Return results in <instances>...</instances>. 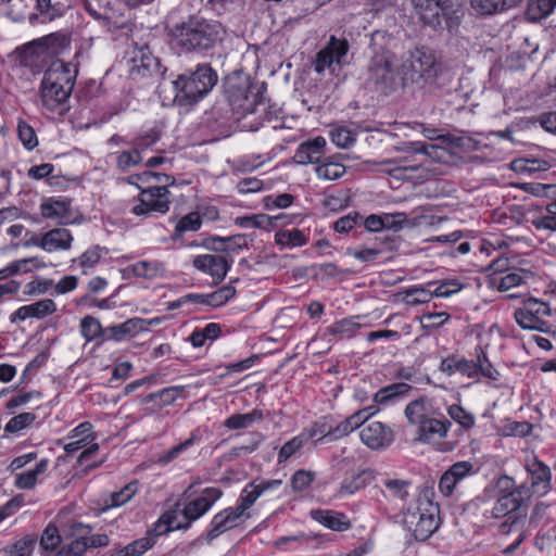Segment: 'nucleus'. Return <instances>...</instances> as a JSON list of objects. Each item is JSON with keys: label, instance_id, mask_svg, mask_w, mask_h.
Wrapping results in <instances>:
<instances>
[{"label": "nucleus", "instance_id": "nucleus-1", "mask_svg": "<svg viewBox=\"0 0 556 556\" xmlns=\"http://www.w3.org/2000/svg\"><path fill=\"white\" fill-rule=\"evenodd\" d=\"M76 76L77 68L71 63L58 60L49 66L40 84V99L47 111L59 116L67 113Z\"/></svg>", "mask_w": 556, "mask_h": 556}, {"label": "nucleus", "instance_id": "nucleus-2", "mask_svg": "<svg viewBox=\"0 0 556 556\" xmlns=\"http://www.w3.org/2000/svg\"><path fill=\"white\" fill-rule=\"evenodd\" d=\"M224 35L219 22L192 16L172 29L170 43L180 52H203L218 45Z\"/></svg>", "mask_w": 556, "mask_h": 556}, {"label": "nucleus", "instance_id": "nucleus-3", "mask_svg": "<svg viewBox=\"0 0 556 556\" xmlns=\"http://www.w3.org/2000/svg\"><path fill=\"white\" fill-rule=\"evenodd\" d=\"M137 178L146 184H161V186H150L142 189L140 193L129 203V213L140 218H156L165 215L170 208V192L167 189L173 185L175 178L173 176L144 170Z\"/></svg>", "mask_w": 556, "mask_h": 556}, {"label": "nucleus", "instance_id": "nucleus-4", "mask_svg": "<svg viewBox=\"0 0 556 556\" xmlns=\"http://www.w3.org/2000/svg\"><path fill=\"white\" fill-rule=\"evenodd\" d=\"M383 38L384 36L380 33L372 35L374 55L368 66V80L379 91L389 93L395 90L403 81L402 68H399L394 53L379 43V39Z\"/></svg>", "mask_w": 556, "mask_h": 556}, {"label": "nucleus", "instance_id": "nucleus-5", "mask_svg": "<svg viewBox=\"0 0 556 556\" xmlns=\"http://www.w3.org/2000/svg\"><path fill=\"white\" fill-rule=\"evenodd\" d=\"M530 498L531 490L525 484L497 498L492 507L491 516L494 518L506 517L501 525L503 533L509 534L511 530H520L526 527Z\"/></svg>", "mask_w": 556, "mask_h": 556}, {"label": "nucleus", "instance_id": "nucleus-6", "mask_svg": "<svg viewBox=\"0 0 556 556\" xmlns=\"http://www.w3.org/2000/svg\"><path fill=\"white\" fill-rule=\"evenodd\" d=\"M217 74L208 65H198L197 70L189 75L182 74L172 81L175 90V99L192 103L205 97L216 85Z\"/></svg>", "mask_w": 556, "mask_h": 556}, {"label": "nucleus", "instance_id": "nucleus-7", "mask_svg": "<svg viewBox=\"0 0 556 556\" xmlns=\"http://www.w3.org/2000/svg\"><path fill=\"white\" fill-rule=\"evenodd\" d=\"M403 523L417 541H426L439 527V507L420 496L404 513Z\"/></svg>", "mask_w": 556, "mask_h": 556}, {"label": "nucleus", "instance_id": "nucleus-8", "mask_svg": "<svg viewBox=\"0 0 556 556\" xmlns=\"http://www.w3.org/2000/svg\"><path fill=\"white\" fill-rule=\"evenodd\" d=\"M402 80L416 84H432L440 72V63L431 51L415 49L403 61Z\"/></svg>", "mask_w": 556, "mask_h": 556}, {"label": "nucleus", "instance_id": "nucleus-9", "mask_svg": "<svg viewBox=\"0 0 556 556\" xmlns=\"http://www.w3.org/2000/svg\"><path fill=\"white\" fill-rule=\"evenodd\" d=\"M222 495L223 492L219 489L206 488L197 498H193L184 505L181 514L187 521L185 525L180 521H176L175 511L164 514L160 521L167 525L165 531H170L174 529H188L193 521L204 516L222 497Z\"/></svg>", "mask_w": 556, "mask_h": 556}, {"label": "nucleus", "instance_id": "nucleus-10", "mask_svg": "<svg viewBox=\"0 0 556 556\" xmlns=\"http://www.w3.org/2000/svg\"><path fill=\"white\" fill-rule=\"evenodd\" d=\"M551 316L549 304L536 298L525 300L514 312V318L522 329L555 334L554 326L546 319Z\"/></svg>", "mask_w": 556, "mask_h": 556}, {"label": "nucleus", "instance_id": "nucleus-11", "mask_svg": "<svg viewBox=\"0 0 556 556\" xmlns=\"http://www.w3.org/2000/svg\"><path fill=\"white\" fill-rule=\"evenodd\" d=\"M418 18L431 27L448 23L459 8L458 0H412Z\"/></svg>", "mask_w": 556, "mask_h": 556}, {"label": "nucleus", "instance_id": "nucleus-12", "mask_svg": "<svg viewBox=\"0 0 556 556\" xmlns=\"http://www.w3.org/2000/svg\"><path fill=\"white\" fill-rule=\"evenodd\" d=\"M68 439L71 442L64 445V451L67 455H71L78 450L84 448L89 445L86 450H84L78 458L77 463L83 465L86 460H88L92 455H94L99 451V444L93 443L96 440V433L93 431V426L89 421H84L79 424L77 427L72 429L68 433Z\"/></svg>", "mask_w": 556, "mask_h": 556}, {"label": "nucleus", "instance_id": "nucleus-13", "mask_svg": "<svg viewBox=\"0 0 556 556\" xmlns=\"http://www.w3.org/2000/svg\"><path fill=\"white\" fill-rule=\"evenodd\" d=\"M40 215L46 219L54 220L60 225H72L81 219V215L65 197H49L42 200L39 206Z\"/></svg>", "mask_w": 556, "mask_h": 556}, {"label": "nucleus", "instance_id": "nucleus-14", "mask_svg": "<svg viewBox=\"0 0 556 556\" xmlns=\"http://www.w3.org/2000/svg\"><path fill=\"white\" fill-rule=\"evenodd\" d=\"M375 413L376 409L374 407L361 409L354 413L353 415L349 416L334 428H331L328 431L317 429L309 430V438H315L319 434L320 437L317 439L318 442H331L341 439L353 432L355 429L359 428Z\"/></svg>", "mask_w": 556, "mask_h": 556}, {"label": "nucleus", "instance_id": "nucleus-15", "mask_svg": "<svg viewBox=\"0 0 556 556\" xmlns=\"http://www.w3.org/2000/svg\"><path fill=\"white\" fill-rule=\"evenodd\" d=\"M348 45L343 40L331 37L328 45L321 49L315 59L314 70L318 74H324L326 71L334 73L341 68L342 60L348 53Z\"/></svg>", "mask_w": 556, "mask_h": 556}, {"label": "nucleus", "instance_id": "nucleus-16", "mask_svg": "<svg viewBox=\"0 0 556 556\" xmlns=\"http://www.w3.org/2000/svg\"><path fill=\"white\" fill-rule=\"evenodd\" d=\"M244 518L245 515L239 511L237 506L227 507L214 515L203 538L210 543L220 534L238 527Z\"/></svg>", "mask_w": 556, "mask_h": 556}, {"label": "nucleus", "instance_id": "nucleus-17", "mask_svg": "<svg viewBox=\"0 0 556 556\" xmlns=\"http://www.w3.org/2000/svg\"><path fill=\"white\" fill-rule=\"evenodd\" d=\"M477 472L478 469L471 462H456L441 476L439 481V491L444 496H451L462 481Z\"/></svg>", "mask_w": 556, "mask_h": 556}, {"label": "nucleus", "instance_id": "nucleus-18", "mask_svg": "<svg viewBox=\"0 0 556 556\" xmlns=\"http://www.w3.org/2000/svg\"><path fill=\"white\" fill-rule=\"evenodd\" d=\"M232 261L220 254H201L192 260L195 269L212 277L215 285L222 282L231 268Z\"/></svg>", "mask_w": 556, "mask_h": 556}, {"label": "nucleus", "instance_id": "nucleus-19", "mask_svg": "<svg viewBox=\"0 0 556 556\" xmlns=\"http://www.w3.org/2000/svg\"><path fill=\"white\" fill-rule=\"evenodd\" d=\"M361 441L371 450H382L394 441L393 430L380 421H372L359 431Z\"/></svg>", "mask_w": 556, "mask_h": 556}, {"label": "nucleus", "instance_id": "nucleus-20", "mask_svg": "<svg viewBox=\"0 0 556 556\" xmlns=\"http://www.w3.org/2000/svg\"><path fill=\"white\" fill-rule=\"evenodd\" d=\"M90 532L91 528L89 526L81 522H73L66 533V536L71 538L72 541L61 546L55 556H83L88 549L86 534Z\"/></svg>", "mask_w": 556, "mask_h": 556}, {"label": "nucleus", "instance_id": "nucleus-21", "mask_svg": "<svg viewBox=\"0 0 556 556\" xmlns=\"http://www.w3.org/2000/svg\"><path fill=\"white\" fill-rule=\"evenodd\" d=\"M380 473L371 468H365L356 473L346 476L340 483L338 496H352L374 482H377Z\"/></svg>", "mask_w": 556, "mask_h": 556}, {"label": "nucleus", "instance_id": "nucleus-22", "mask_svg": "<svg viewBox=\"0 0 556 556\" xmlns=\"http://www.w3.org/2000/svg\"><path fill=\"white\" fill-rule=\"evenodd\" d=\"M56 312V304L51 299L39 300L35 303L23 305L10 315L12 324L24 321L28 318L43 319Z\"/></svg>", "mask_w": 556, "mask_h": 556}, {"label": "nucleus", "instance_id": "nucleus-23", "mask_svg": "<svg viewBox=\"0 0 556 556\" xmlns=\"http://www.w3.org/2000/svg\"><path fill=\"white\" fill-rule=\"evenodd\" d=\"M326 146V139L321 136H317L302 142L298 147L293 159L300 165L317 164L325 154Z\"/></svg>", "mask_w": 556, "mask_h": 556}, {"label": "nucleus", "instance_id": "nucleus-24", "mask_svg": "<svg viewBox=\"0 0 556 556\" xmlns=\"http://www.w3.org/2000/svg\"><path fill=\"white\" fill-rule=\"evenodd\" d=\"M527 470L531 475V488L540 495L547 494L552 489V471L551 468L533 458L527 464Z\"/></svg>", "mask_w": 556, "mask_h": 556}, {"label": "nucleus", "instance_id": "nucleus-25", "mask_svg": "<svg viewBox=\"0 0 556 556\" xmlns=\"http://www.w3.org/2000/svg\"><path fill=\"white\" fill-rule=\"evenodd\" d=\"M377 482H380L383 485L381 494L388 501L405 502L409 496V490L412 486L409 480L390 478L380 473Z\"/></svg>", "mask_w": 556, "mask_h": 556}, {"label": "nucleus", "instance_id": "nucleus-26", "mask_svg": "<svg viewBox=\"0 0 556 556\" xmlns=\"http://www.w3.org/2000/svg\"><path fill=\"white\" fill-rule=\"evenodd\" d=\"M146 321L141 318H130L122 324L112 325L105 328V341L121 342L127 338L136 337L146 330Z\"/></svg>", "mask_w": 556, "mask_h": 556}, {"label": "nucleus", "instance_id": "nucleus-27", "mask_svg": "<svg viewBox=\"0 0 556 556\" xmlns=\"http://www.w3.org/2000/svg\"><path fill=\"white\" fill-rule=\"evenodd\" d=\"M66 11V5L59 0H36V13L29 15V22L48 23L61 17Z\"/></svg>", "mask_w": 556, "mask_h": 556}, {"label": "nucleus", "instance_id": "nucleus-28", "mask_svg": "<svg viewBox=\"0 0 556 556\" xmlns=\"http://www.w3.org/2000/svg\"><path fill=\"white\" fill-rule=\"evenodd\" d=\"M311 517L324 527L338 532L346 531L352 523L344 513L330 509H313Z\"/></svg>", "mask_w": 556, "mask_h": 556}, {"label": "nucleus", "instance_id": "nucleus-29", "mask_svg": "<svg viewBox=\"0 0 556 556\" xmlns=\"http://www.w3.org/2000/svg\"><path fill=\"white\" fill-rule=\"evenodd\" d=\"M452 424L442 421L432 416L418 426V441L431 443L435 440L444 439Z\"/></svg>", "mask_w": 556, "mask_h": 556}, {"label": "nucleus", "instance_id": "nucleus-30", "mask_svg": "<svg viewBox=\"0 0 556 556\" xmlns=\"http://www.w3.org/2000/svg\"><path fill=\"white\" fill-rule=\"evenodd\" d=\"M49 467L47 458L40 459L33 469L17 472L14 478V485L20 490H31L43 479Z\"/></svg>", "mask_w": 556, "mask_h": 556}, {"label": "nucleus", "instance_id": "nucleus-31", "mask_svg": "<svg viewBox=\"0 0 556 556\" xmlns=\"http://www.w3.org/2000/svg\"><path fill=\"white\" fill-rule=\"evenodd\" d=\"M73 236L65 228H54L43 233L42 250L46 252L67 251L71 249Z\"/></svg>", "mask_w": 556, "mask_h": 556}, {"label": "nucleus", "instance_id": "nucleus-32", "mask_svg": "<svg viewBox=\"0 0 556 556\" xmlns=\"http://www.w3.org/2000/svg\"><path fill=\"white\" fill-rule=\"evenodd\" d=\"M439 368L442 372L446 374L447 376L460 374L462 376L468 378L477 377V368L475 366V363L456 356H448L446 358H443L441 361Z\"/></svg>", "mask_w": 556, "mask_h": 556}, {"label": "nucleus", "instance_id": "nucleus-33", "mask_svg": "<svg viewBox=\"0 0 556 556\" xmlns=\"http://www.w3.org/2000/svg\"><path fill=\"white\" fill-rule=\"evenodd\" d=\"M285 215L269 216L267 214H253L240 216L235 219V225L247 229H263L270 231L277 226V222L282 219Z\"/></svg>", "mask_w": 556, "mask_h": 556}, {"label": "nucleus", "instance_id": "nucleus-34", "mask_svg": "<svg viewBox=\"0 0 556 556\" xmlns=\"http://www.w3.org/2000/svg\"><path fill=\"white\" fill-rule=\"evenodd\" d=\"M43 267H46V264L38 256L17 260L11 262L4 268L0 269V280L7 279L18 274H26L34 269H40Z\"/></svg>", "mask_w": 556, "mask_h": 556}, {"label": "nucleus", "instance_id": "nucleus-35", "mask_svg": "<svg viewBox=\"0 0 556 556\" xmlns=\"http://www.w3.org/2000/svg\"><path fill=\"white\" fill-rule=\"evenodd\" d=\"M155 544V535L148 532L144 536L137 539L124 547L112 549L105 556H142Z\"/></svg>", "mask_w": 556, "mask_h": 556}, {"label": "nucleus", "instance_id": "nucleus-36", "mask_svg": "<svg viewBox=\"0 0 556 556\" xmlns=\"http://www.w3.org/2000/svg\"><path fill=\"white\" fill-rule=\"evenodd\" d=\"M264 412L260 408H254L249 413L233 414L224 420L223 426L229 430H245L251 428L254 424L264 420Z\"/></svg>", "mask_w": 556, "mask_h": 556}, {"label": "nucleus", "instance_id": "nucleus-37", "mask_svg": "<svg viewBox=\"0 0 556 556\" xmlns=\"http://www.w3.org/2000/svg\"><path fill=\"white\" fill-rule=\"evenodd\" d=\"M405 416L409 424L419 426L432 416V405L426 397L412 401L405 408Z\"/></svg>", "mask_w": 556, "mask_h": 556}, {"label": "nucleus", "instance_id": "nucleus-38", "mask_svg": "<svg viewBox=\"0 0 556 556\" xmlns=\"http://www.w3.org/2000/svg\"><path fill=\"white\" fill-rule=\"evenodd\" d=\"M397 296L404 304L409 306L426 304L433 299L431 289L427 285L408 287L399 292Z\"/></svg>", "mask_w": 556, "mask_h": 556}, {"label": "nucleus", "instance_id": "nucleus-39", "mask_svg": "<svg viewBox=\"0 0 556 556\" xmlns=\"http://www.w3.org/2000/svg\"><path fill=\"white\" fill-rule=\"evenodd\" d=\"M522 0H471L472 9L482 15H493L515 8Z\"/></svg>", "mask_w": 556, "mask_h": 556}, {"label": "nucleus", "instance_id": "nucleus-40", "mask_svg": "<svg viewBox=\"0 0 556 556\" xmlns=\"http://www.w3.org/2000/svg\"><path fill=\"white\" fill-rule=\"evenodd\" d=\"M529 222L539 231L556 232V215L547 205L530 212Z\"/></svg>", "mask_w": 556, "mask_h": 556}, {"label": "nucleus", "instance_id": "nucleus-41", "mask_svg": "<svg viewBox=\"0 0 556 556\" xmlns=\"http://www.w3.org/2000/svg\"><path fill=\"white\" fill-rule=\"evenodd\" d=\"M79 333L86 342H93L100 340V343L105 341V328L102 327L100 320L93 316H85L79 323Z\"/></svg>", "mask_w": 556, "mask_h": 556}, {"label": "nucleus", "instance_id": "nucleus-42", "mask_svg": "<svg viewBox=\"0 0 556 556\" xmlns=\"http://www.w3.org/2000/svg\"><path fill=\"white\" fill-rule=\"evenodd\" d=\"M127 271L137 278L154 279L163 275L164 268L157 261H139L129 265Z\"/></svg>", "mask_w": 556, "mask_h": 556}, {"label": "nucleus", "instance_id": "nucleus-43", "mask_svg": "<svg viewBox=\"0 0 556 556\" xmlns=\"http://www.w3.org/2000/svg\"><path fill=\"white\" fill-rule=\"evenodd\" d=\"M359 318L352 316L340 319L326 328V334L351 338L362 328Z\"/></svg>", "mask_w": 556, "mask_h": 556}, {"label": "nucleus", "instance_id": "nucleus-44", "mask_svg": "<svg viewBox=\"0 0 556 556\" xmlns=\"http://www.w3.org/2000/svg\"><path fill=\"white\" fill-rule=\"evenodd\" d=\"M381 172L395 178H404L405 173L415 172L420 167L419 163H410L407 160L387 159L379 163Z\"/></svg>", "mask_w": 556, "mask_h": 556}, {"label": "nucleus", "instance_id": "nucleus-45", "mask_svg": "<svg viewBox=\"0 0 556 556\" xmlns=\"http://www.w3.org/2000/svg\"><path fill=\"white\" fill-rule=\"evenodd\" d=\"M138 492V482L132 481L124 485L119 491L113 492L105 501L102 511L115 508L128 503Z\"/></svg>", "mask_w": 556, "mask_h": 556}, {"label": "nucleus", "instance_id": "nucleus-46", "mask_svg": "<svg viewBox=\"0 0 556 556\" xmlns=\"http://www.w3.org/2000/svg\"><path fill=\"white\" fill-rule=\"evenodd\" d=\"M315 172L319 179L337 180L346 173V168L343 164L328 157L316 166Z\"/></svg>", "mask_w": 556, "mask_h": 556}, {"label": "nucleus", "instance_id": "nucleus-47", "mask_svg": "<svg viewBox=\"0 0 556 556\" xmlns=\"http://www.w3.org/2000/svg\"><path fill=\"white\" fill-rule=\"evenodd\" d=\"M275 242L281 247L298 248L306 244L305 233L300 229H283L275 233Z\"/></svg>", "mask_w": 556, "mask_h": 556}, {"label": "nucleus", "instance_id": "nucleus-48", "mask_svg": "<svg viewBox=\"0 0 556 556\" xmlns=\"http://www.w3.org/2000/svg\"><path fill=\"white\" fill-rule=\"evenodd\" d=\"M112 157L116 164V167L126 173L130 168L140 164L143 160V156L139 154L132 147L128 150L116 151L112 153Z\"/></svg>", "mask_w": 556, "mask_h": 556}, {"label": "nucleus", "instance_id": "nucleus-49", "mask_svg": "<svg viewBox=\"0 0 556 556\" xmlns=\"http://www.w3.org/2000/svg\"><path fill=\"white\" fill-rule=\"evenodd\" d=\"M410 389L412 387L404 382L393 383L380 389L374 400L378 404H386L395 397L407 394Z\"/></svg>", "mask_w": 556, "mask_h": 556}, {"label": "nucleus", "instance_id": "nucleus-50", "mask_svg": "<svg viewBox=\"0 0 556 556\" xmlns=\"http://www.w3.org/2000/svg\"><path fill=\"white\" fill-rule=\"evenodd\" d=\"M308 437L309 434L306 435L305 433H300L299 435H295L289 441H287L278 452L277 463L283 464L290 457L294 456L298 452H300Z\"/></svg>", "mask_w": 556, "mask_h": 556}, {"label": "nucleus", "instance_id": "nucleus-51", "mask_svg": "<svg viewBox=\"0 0 556 556\" xmlns=\"http://www.w3.org/2000/svg\"><path fill=\"white\" fill-rule=\"evenodd\" d=\"M433 286H437L431 290L433 298H448L459 292L465 287V285L457 279H445L439 282L430 281L427 283L429 288Z\"/></svg>", "mask_w": 556, "mask_h": 556}, {"label": "nucleus", "instance_id": "nucleus-52", "mask_svg": "<svg viewBox=\"0 0 556 556\" xmlns=\"http://www.w3.org/2000/svg\"><path fill=\"white\" fill-rule=\"evenodd\" d=\"M184 390H185V387H182V386H174V387L164 388L159 392L148 394L142 400V402L150 403V402L160 401V403L162 405H169L182 394Z\"/></svg>", "mask_w": 556, "mask_h": 556}, {"label": "nucleus", "instance_id": "nucleus-53", "mask_svg": "<svg viewBox=\"0 0 556 556\" xmlns=\"http://www.w3.org/2000/svg\"><path fill=\"white\" fill-rule=\"evenodd\" d=\"M447 415L459 425V427L468 431L473 428L476 424V417L472 413L466 410L463 406L458 404H453L447 407Z\"/></svg>", "mask_w": 556, "mask_h": 556}, {"label": "nucleus", "instance_id": "nucleus-54", "mask_svg": "<svg viewBox=\"0 0 556 556\" xmlns=\"http://www.w3.org/2000/svg\"><path fill=\"white\" fill-rule=\"evenodd\" d=\"M258 497H261V494L256 489V483L251 482L247 484L242 490L236 506L238 507L239 511L245 515V518H249L250 515L248 514V509L254 505Z\"/></svg>", "mask_w": 556, "mask_h": 556}, {"label": "nucleus", "instance_id": "nucleus-55", "mask_svg": "<svg viewBox=\"0 0 556 556\" xmlns=\"http://www.w3.org/2000/svg\"><path fill=\"white\" fill-rule=\"evenodd\" d=\"M556 8V0H530L528 14L531 20H543L549 16Z\"/></svg>", "mask_w": 556, "mask_h": 556}, {"label": "nucleus", "instance_id": "nucleus-56", "mask_svg": "<svg viewBox=\"0 0 556 556\" xmlns=\"http://www.w3.org/2000/svg\"><path fill=\"white\" fill-rule=\"evenodd\" d=\"M236 293L237 290L231 283L225 285L212 293H206V306H223L233 299Z\"/></svg>", "mask_w": 556, "mask_h": 556}, {"label": "nucleus", "instance_id": "nucleus-57", "mask_svg": "<svg viewBox=\"0 0 556 556\" xmlns=\"http://www.w3.org/2000/svg\"><path fill=\"white\" fill-rule=\"evenodd\" d=\"M37 419L34 413L26 412L12 417L4 426V432L18 433L30 427Z\"/></svg>", "mask_w": 556, "mask_h": 556}, {"label": "nucleus", "instance_id": "nucleus-58", "mask_svg": "<svg viewBox=\"0 0 556 556\" xmlns=\"http://www.w3.org/2000/svg\"><path fill=\"white\" fill-rule=\"evenodd\" d=\"M382 253L381 248L378 244L361 245L354 249H348L346 254L363 263H371L376 261Z\"/></svg>", "mask_w": 556, "mask_h": 556}, {"label": "nucleus", "instance_id": "nucleus-59", "mask_svg": "<svg viewBox=\"0 0 556 556\" xmlns=\"http://www.w3.org/2000/svg\"><path fill=\"white\" fill-rule=\"evenodd\" d=\"M34 547L35 539L31 536H24L11 546L2 549L1 556H31Z\"/></svg>", "mask_w": 556, "mask_h": 556}, {"label": "nucleus", "instance_id": "nucleus-60", "mask_svg": "<svg viewBox=\"0 0 556 556\" xmlns=\"http://www.w3.org/2000/svg\"><path fill=\"white\" fill-rule=\"evenodd\" d=\"M160 131L156 128H151L136 137L131 141V147L138 151L140 155H142L143 152L152 148L160 140Z\"/></svg>", "mask_w": 556, "mask_h": 556}, {"label": "nucleus", "instance_id": "nucleus-61", "mask_svg": "<svg viewBox=\"0 0 556 556\" xmlns=\"http://www.w3.org/2000/svg\"><path fill=\"white\" fill-rule=\"evenodd\" d=\"M62 538L60 535L59 529L54 525H48L45 529L41 539L40 545L47 552H52L54 555L61 548Z\"/></svg>", "mask_w": 556, "mask_h": 556}, {"label": "nucleus", "instance_id": "nucleus-62", "mask_svg": "<svg viewBox=\"0 0 556 556\" xmlns=\"http://www.w3.org/2000/svg\"><path fill=\"white\" fill-rule=\"evenodd\" d=\"M200 438L197 432H192L191 435L184 442L173 446L166 453L160 456L159 462L161 464H168L179 457L184 452L191 447L195 442H199Z\"/></svg>", "mask_w": 556, "mask_h": 556}, {"label": "nucleus", "instance_id": "nucleus-63", "mask_svg": "<svg viewBox=\"0 0 556 556\" xmlns=\"http://www.w3.org/2000/svg\"><path fill=\"white\" fill-rule=\"evenodd\" d=\"M202 219L199 213L191 212L184 216L175 227V233L181 235L187 231H197L201 228Z\"/></svg>", "mask_w": 556, "mask_h": 556}, {"label": "nucleus", "instance_id": "nucleus-64", "mask_svg": "<svg viewBox=\"0 0 556 556\" xmlns=\"http://www.w3.org/2000/svg\"><path fill=\"white\" fill-rule=\"evenodd\" d=\"M363 217L357 212H351L336 220L333 229L339 233H346L362 224Z\"/></svg>", "mask_w": 556, "mask_h": 556}]
</instances>
